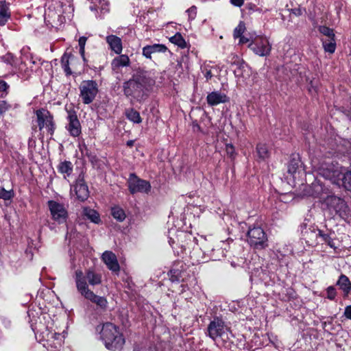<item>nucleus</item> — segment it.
<instances>
[{
    "instance_id": "nucleus-3",
    "label": "nucleus",
    "mask_w": 351,
    "mask_h": 351,
    "mask_svg": "<svg viewBox=\"0 0 351 351\" xmlns=\"http://www.w3.org/2000/svg\"><path fill=\"white\" fill-rule=\"evenodd\" d=\"M101 337L104 341L106 347L112 351L121 349L125 343L123 335L118 331L117 326L109 322L103 325L101 330Z\"/></svg>"
},
{
    "instance_id": "nucleus-4",
    "label": "nucleus",
    "mask_w": 351,
    "mask_h": 351,
    "mask_svg": "<svg viewBox=\"0 0 351 351\" xmlns=\"http://www.w3.org/2000/svg\"><path fill=\"white\" fill-rule=\"evenodd\" d=\"M207 330L209 337L213 340L218 339L226 343L232 336L229 328L225 325L222 319L218 317L215 318L209 324Z\"/></svg>"
},
{
    "instance_id": "nucleus-22",
    "label": "nucleus",
    "mask_w": 351,
    "mask_h": 351,
    "mask_svg": "<svg viewBox=\"0 0 351 351\" xmlns=\"http://www.w3.org/2000/svg\"><path fill=\"white\" fill-rule=\"evenodd\" d=\"M97 93V89H82L81 97L86 104L91 103Z\"/></svg>"
},
{
    "instance_id": "nucleus-16",
    "label": "nucleus",
    "mask_w": 351,
    "mask_h": 351,
    "mask_svg": "<svg viewBox=\"0 0 351 351\" xmlns=\"http://www.w3.org/2000/svg\"><path fill=\"white\" fill-rule=\"evenodd\" d=\"M77 60L75 58L68 53H64L61 58L62 67L66 75H71L73 71H75V67L74 66Z\"/></svg>"
},
{
    "instance_id": "nucleus-1",
    "label": "nucleus",
    "mask_w": 351,
    "mask_h": 351,
    "mask_svg": "<svg viewBox=\"0 0 351 351\" xmlns=\"http://www.w3.org/2000/svg\"><path fill=\"white\" fill-rule=\"evenodd\" d=\"M75 280L77 291L85 299L95 304L99 308L106 310L108 301L106 298L97 295L91 291L88 285L95 286L101 282V276L92 270H88L84 276L82 270L77 269L75 272Z\"/></svg>"
},
{
    "instance_id": "nucleus-44",
    "label": "nucleus",
    "mask_w": 351,
    "mask_h": 351,
    "mask_svg": "<svg viewBox=\"0 0 351 351\" xmlns=\"http://www.w3.org/2000/svg\"><path fill=\"white\" fill-rule=\"evenodd\" d=\"M291 12L297 16H301L303 13V10L302 8H294L291 10Z\"/></svg>"
},
{
    "instance_id": "nucleus-36",
    "label": "nucleus",
    "mask_w": 351,
    "mask_h": 351,
    "mask_svg": "<svg viewBox=\"0 0 351 351\" xmlns=\"http://www.w3.org/2000/svg\"><path fill=\"white\" fill-rule=\"evenodd\" d=\"M87 40V38L85 36H82L79 38V46H80V53L84 59L85 60L84 58V52H85V45Z\"/></svg>"
},
{
    "instance_id": "nucleus-29",
    "label": "nucleus",
    "mask_w": 351,
    "mask_h": 351,
    "mask_svg": "<svg viewBox=\"0 0 351 351\" xmlns=\"http://www.w3.org/2000/svg\"><path fill=\"white\" fill-rule=\"evenodd\" d=\"M84 215L87 217L91 221L98 223L99 221V214L93 209L84 208L83 210Z\"/></svg>"
},
{
    "instance_id": "nucleus-34",
    "label": "nucleus",
    "mask_w": 351,
    "mask_h": 351,
    "mask_svg": "<svg viewBox=\"0 0 351 351\" xmlns=\"http://www.w3.org/2000/svg\"><path fill=\"white\" fill-rule=\"evenodd\" d=\"M14 196V193L12 190H5L3 187H0V198L4 200L10 199Z\"/></svg>"
},
{
    "instance_id": "nucleus-47",
    "label": "nucleus",
    "mask_w": 351,
    "mask_h": 351,
    "mask_svg": "<svg viewBox=\"0 0 351 351\" xmlns=\"http://www.w3.org/2000/svg\"><path fill=\"white\" fill-rule=\"evenodd\" d=\"M249 41H250V39L243 36L240 37V40H239L240 44H244V43H248Z\"/></svg>"
},
{
    "instance_id": "nucleus-18",
    "label": "nucleus",
    "mask_w": 351,
    "mask_h": 351,
    "mask_svg": "<svg viewBox=\"0 0 351 351\" xmlns=\"http://www.w3.org/2000/svg\"><path fill=\"white\" fill-rule=\"evenodd\" d=\"M167 47L161 44L147 45L143 48V55L147 58H151L152 54L156 53H165L167 51Z\"/></svg>"
},
{
    "instance_id": "nucleus-28",
    "label": "nucleus",
    "mask_w": 351,
    "mask_h": 351,
    "mask_svg": "<svg viewBox=\"0 0 351 351\" xmlns=\"http://www.w3.org/2000/svg\"><path fill=\"white\" fill-rule=\"evenodd\" d=\"M125 115L129 120L135 123H140L142 121L139 112L134 109L127 110Z\"/></svg>"
},
{
    "instance_id": "nucleus-2",
    "label": "nucleus",
    "mask_w": 351,
    "mask_h": 351,
    "mask_svg": "<svg viewBox=\"0 0 351 351\" xmlns=\"http://www.w3.org/2000/svg\"><path fill=\"white\" fill-rule=\"evenodd\" d=\"M319 173L333 184L343 186L351 191V171L343 172L337 164L322 163L318 168Z\"/></svg>"
},
{
    "instance_id": "nucleus-42",
    "label": "nucleus",
    "mask_w": 351,
    "mask_h": 351,
    "mask_svg": "<svg viewBox=\"0 0 351 351\" xmlns=\"http://www.w3.org/2000/svg\"><path fill=\"white\" fill-rule=\"evenodd\" d=\"M125 90V94L126 95H131V94H139L141 93V90L140 89H130V88H128V89H124Z\"/></svg>"
},
{
    "instance_id": "nucleus-49",
    "label": "nucleus",
    "mask_w": 351,
    "mask_h": 351,
    "mask_svg": "<svg viewBox=\"0 0 351 351\" xmlns=\"http://www.w3.org/2000/svg\"><path fill=\"white\" fill-rule=\"evenodd\" d=\"M322 237H323L324 241H327L328 243V245H330L331 247H332V243H330V241H328L329 237L326 234H324V235H322Z\"/></svg>"
},
{
    "instance_id": "nucleus-7",
    "label": "nucleus",
    "mask_w": 351,
    "mask_h": 351,
    "mask_svg": "<svg viewBox=\"0 0 351 351\" xmlns=\"http://www.w3.org/2000/svg\"><path fill=\"white\" fill-rule=\"evenodd\" d=\"M60 5L58 3L55 5H50L45 10V19L52 26L61 25L64 19Z\"/></svg>"
},
{
    "instance_id": "nucleus-31",
    "label": "nucleus",
    "mask_w": 351,
    "mask_h": 351,
    "mask_svg": "<svg viewBox=\"0 0 351 351\" xmlns=\"http://www.w3.org/2000/svg\"><path fill=\"white\" fill-rule=\"evenodd\" d=\"M170 41L180 47L184 48L186 47V42L182 35L179 33L176 34L170 38Z\"/></svg>"
},
{
    "instance_id": "nucleus-46",
    "label": "nucleus",
    "mask_w": 351,
    "mask_h": 351,
    "mask_svg": "<svg viewBox=\"0 0 351 351\" xmlns=\"http://www.w3.org/2000/svg\"><path fill=\"white\" fill-rule=\"evenodd\" d=\"M230 1L232 4L237 7L242 6L244 3V0H230Z\"/></svg>"
},
{
    "instance_id": "nucleus-43",
    "label": "nucleus",
    "mask_w": 351,
    "mask_h": 351,
    "mask_svg": "<svg viewBox=\"0 0 351 351\" xmlns=\"http://www.w3.org/2000/svg\"><path fill=\"white\" fill-rule=\"evenodd\" d=\"M7 110V104L4 101H0V117Z\"/></svg>"
},
{
    "instance_id": "nucleus-48",
    "label": "nucleus",
    "mask_w": 351,
    "mask_h": 351,
    "mask_svg": "<svg viewBox=\"0 0 351 351\" xmlns=\"http://www.w3.org/2000/svg\"><path fill=\"white\" fill-rule=\"evenodd\" d=\"M6 82L2 79V77L0 76V88H6Z\"/></svg>"
},
{
    "instance_id": "nucleus-10",
    "label": "nucleus",
    "mask_w": 351,
    "mask_h": 351,
    "mask_svg": "<svg viewBox=\"0 0 351 351\" xmlns=\"http://www.w3.org/2000/svg\"><path fill=\"white\" fill-rule=\"evenodd\" d=\"M48 206L53 219L60 223L66 221L67 211L64 205L56 201L50 200L48 202Z\"/></svg>"
},
{
    "instance_id": "nucleus-24",
    "label": "nucleus",
    "mask_w": 351,
    "mask_h": 351,
    "mask_svg": "<svg viewBox=\"0 0 351 351\" xmlns=\"http://www.w3.org/2000/svg\"><path fill=\"white\" fill-rule=\"evenodd\" d=\"M337 285L343 291L345 296H346L351 289V282L349 278L345 275H341L337 281Z\"/></svg>"
},
{
    "instance_id": "nucleus-19",
    "label": "nucleus",
    "mask_w": 351,
    "mask_h": 351,
    "mask_svg": "<svg viewBox=\"0 0 351 351\" xmlns=\"http://www.w3.org/2000/svg\"><path fill=\"white\" fill-rule=\"evenodd\" d=\"M106 42L110 46L112 51L117 54H120L122 51V42L120 38L114 35H110L106 37Z\"/></svg>"
},
{
    "instance_id": "nucleus-15",
    "label": "nucleus",
    "mask_w": 351,
    "mask_h": 351,
    "mask_svg": "<svg viewBox=\"0 0 351 351\" xmlns=\"http://www.w3.org/2000/svg\"><path fill=\"white\" fill-rule=\"evenodd\" d=\"M102 260L110 270L115 272L119 271L120 267L117 256L112 252L106 251L102 254Z\"/></svg>"
},
{
    "instance_id": "nucleus-5",
    "label": "nucleus",
    "mask_w": 351,
    "mask_h": 351,
    "mask_svg": "<svg viewBox=\"0 0 351 351\" xmlns=\"http://www.w3.org/2000/svg\"><path fill=\"white\" fill-rule=\"evenodd\" d=\"M325 204L330 211L335 212L343 219H346L351 215V210L344 199L335 196L329 195L325 199Z\"/></svg>"
},
{
    "instance_id": "nucleus-26",
    "label": "nucleus",
    "mask_w": 351,
    "mask_h": 351,
    "mask_svg": "<svg viewBox=\"0 0 351 351\" xmlns=\"http://www.w3.org/2000/svg\"><path fill=\"white\" fill-rule=\"evenodd\" d=\"M257 156L260 160H265L269 156V152L265 143H260L256 146Z\"/></svg>"
},
{
    "instance_id": "nucleus-39",
    "label": "nucleus",
    "mask_w": 351,
    "mask_h": 351,
    "mask_svg": "<svg viewBox=\"0 0 351 351\" xmlns=\"http://www.w3.org/2000/svg\"><path fill=\"white\" fill-rule=\"evenodd\" d=\"M97 84L95 81L89 80V81H87V82H84L82 88H97Z\"/></svg>"
},
{
    "instance_id": "nucleus-11",
    "label": "nucleus",
    "mask_w": 351,
    "mask_h": 351,
    "mask_svg": "<svg viewBox=\"0 0 351 351\" xmlns=\"http://www.w3.org/2000/svg\"><path fill=\"white\" fill-rule=\"evenodd\" d=\"M249 47L259 56H268L271 49V46L266 38L256 39L249 45Z\"/></svg>"
},
{
    "instance_id": "nucleus-13",
    "label": "nucleus",
    "mask_w": 351,
    "mask_h": 351,
    "mask_svg": "<svg viewBox=\"0 0 351 351\" xmlns=\"http://www.w3.org/2000/svg\"><path fill=\"white\" fill-rule=\"evenodd\" d=\"M74 191L77 198L83 202L86 200L89 196V191L88 189V186L86 184L84 178L79 176L78 179L76 180L75 185L73 186V189L71 190V192Z\"/></svg>"
},
{
    "instance_id": "nucleus-41",
    "label": "nucleus",
    "mask_w": 351,
    "mask_h": 351,
    "mask_svg": "<svg viewBox=\"0 0 351 351\" xmlns=\"http://www.w3.org/2000/svg\"><path fill=\"white\" fill-rule=\"evenodd\" d=\"M226 152L230 157L232 158L234 155V147L232 145H227Z\"/></svg>"
},
{
    "instance_id": "nucleus-35",
    "label": "nucleus",
    "mask_w": 351,
    "mask_h": 351,
    "mask_svg": "<svg viewBox=\"0 0 351 351\" xmlns=\"http://www.w3.org/2000/svg\"><path fill=\"white\" fill-rule=\"evenodd\" d=\"M319 32L326 36L325 38H330L332 36H335V34L333 32V30L332 29H330L328 27L326 26H321L319 27Z\"/></svg>"
},
{
    "instance_id": "nucleus-30",
    "label": "nucleus",
    "mask_w": 351,
    "mask_h": 351,
    "mask_svg": "<svg viewBox=\"0 0 351 351\" xmlns=\"http://www.w3.org/2000/svg\"><path fill=\"white\" fill-rule=\"evenodd\" d=\"M58 169L60 173L69 176L73 171V165L69 161H64L59 165Z\"/></svg>"
},
{
    "instance_id": "nucleus-51",
    "label": "nucleus",
    "mask_w": 351,
    "mask_h": 351,
    "mask_svg": "<svg viewBox=\"0 0 351 351\" xmlns=\"http://www.w3.org/2000/svg\"><path fill=\"white\" fill-rule=\"evenodd\" d=\"M90 9H91V10H95V8L93 7H90Z\"/></svg>"
},
{
    "instance_id": "nucleus-37",
    "label": "nucleus",
    "mask_w": 351,
    "mask_h": 351,
    "mask_svg": "<svg viewBox=\"0 0 351 351\" xmlns=\"http://www.w3.org/2000/svg\"><path fill=\"white\" fill-rule=\"evenodd\" d=\"M326 293L327 298H328L330 300H334L337 294L335 289L332 286L328 287L327 288Z\"/></svg>"
},
{
    "instance_id": "nucleus-23",
    "label": "nucleus",
    "mask_w": 351,
    "mask_h": 351,
    "mask_svg": "<svg viewBox=\"0 0 351 351\" xmlns=\"http://www.w3.org/2000/svg\"><path fill=\"white\" fill-rule=\"evenodd\" d=\"M130 63L129 57L126 55H121L116 57L112 62L113 69H117L121 66H128Z\"/></svg>"
},
{
    "instance_id": "nucleus-27",
    "label": "nucleus",
    "mask_w": 351,
    "mask_h": 351,
    "mask_svg": "<svg viewBox=\"0 0 351 351\" xmlns=\"http://www.w3.org/2000/svg\"><path fill=\"white\" fill-rule=\"evenodd\" d=\"M111 214L114 219L120 222L124 221L126 217L124 210L118 206H115L112 208Z\"/></svg>"
},
{
    "instance_id": "nucleus-8",
    "label": "nucleus",
    "mask_w": 351,
    "mask_h": 351,
    "mask_svg": "<svg viewBox=\"0 0 351 351\" xmlns=\"http://www.w3.org/2000/svg\"><path fill=\"white\" fill-rule=\"evenodd\" d=\"M248 242L256 248H263L267 237L263 230L259 227L250 229L247 232Z\"/></svg>"
},
{
    "instance_id": "nucleus-40",
    "label": "nucleus",
    "mask_w": 351,
    "mask_h": 351,
    "mask_svg": "<svg viewBox=\"0 0 351 351\" xmlns=\"http://www.w3.org/2000/svg\"><path fill=\"white\" fill-rule=\"evenodd\" d=\"M189 19H194L196 16V7L192 6L187 11Z\"/></svg>"
},
{
    "instance_id": "nucleus-33",
    "label": "nucleus",
    "mask_w": 351,
    "mask_h": 351,
    "mask_svg": "<svg viewBox=\"0 0 351 351\" xmlns=\"http://www.w3.org/2000/svg\"><path fill=\"white\" fill-rule=\"evenodd\" d=\"M245 30V23L242 21L239 23L237 27H235L234 30V38H240L242 36V34L244 33Z\"/></svg>"
},
{
    "instance_id": "nucleus-38",
    "label": "nucleus",
    "mask_w": 351,
    "mask_h": 351,
    "mask_svg": "<svg viewBox=\"0 0 351 351\" xmlns=\"http://www.w3.org/2000/svg\"><path fill=\"white\" fill-rule=\"evenodd\" d=\"M2 59L3 60L4 62H7L8 64H10L12 65L15 64L14 57L12 53H7L6 55H5L4 56L2 57Z\"/></svg>"
},
{
    "instance_id": "nucleus-9",
    "label": "nucleus",
    "mask_w": 351,
    "mask_h": 351,
    "mask_svg": "<svg viewBox=\"0 0 351 351\" xmlns=\"http://www.w3.org/2000/svg\"><path fill=\"white\" fill-rule=\"evenodd\" d=\"M128 187L131 193H147L150 191V184L144 180L138 178L134 174H131L128 180Z\"/></svg>"
},
{
    "instance_id": "nucleus-25",
    "label": "nucleus",
    "mask_w": 351,
    "mask_h": 351,
    "mask_svg": "<svg viewBox=\"0 0 351 351\" xmlns=\"http://www.w3.org/2000/svg\"><path fill=\"white\" fill-rule=\"evenodd\" d=\"M322 40L324 49L326 52H328L330 53H332L335 52L336 49L335 36L328 38H322Z\"/></svg>"
},
{
    "instance_id": "nucleus-20",
    "label": "nucleus",
    "mask_w": 351,
    "mask_h": 351,
    "mask_svg": "<svg viewBox=\"0 0 351 351\" xmlns=\"http://www.w3.org/2000/svg\"><path fill=\"white\" fill-rule=\"evenodd\" d=\"M10 18L8 4L5 1H0V26L5 25Z\"/></svg>"
},
{
    "instance_id": "nucleus-45",
    "label": "nucleus",
    "mask_w": 351,
    "mask_h": 351,
    "mask_svg": "<svg viewBox=\"0 0 351 351\" xmlns=\"http://www.w3.org/2000/svg\"><path fill=\"white\" fill-rule=\"evenodd\" d=\"M344 315L348 318L351 319V306H348L346 308L344 311Z\"/></svg>"
},
{
    "instance_id": "nucleus-50",
    "label": "nucleus",
    "mask_w": 351,
    "mask_h": 351,
    "mask_svg": "<svg viewBox=\"0 0 351 351\" xmlns=\"http://www.w3.org/2000/svg\"><path fill=\"white\" fill-rule=\"evenodd\" d=\"M134 144V141H128L127 142V145L129 146V147H132Z\"/></svg>"
},
{
    "instance_id": "nucleus-17",
    "label": "nucleus",
    "mask_w": 351,
    "mask_h": 351,
    "mask_svg": "<svg viewBox=\"0 0 351 351\" xmlns=\"http://www.w3.org/2000/svg\"><path fill=\"white\" fill-rule=\"evenodd\" d=\"M202 73L207 81L213 80L214 82L218 80L217 75L219 73L218 67L210 63L204 64L201 67Z\"/></svg>"
},
{
    "instance_id": "nucleus-14",
    "label": "nucleus",
    "mask_w": 351,
    "mask_h": 351,
    "mask_svg": "<svg viewBox=\"0 0 351 351\" xmlns=\"http://www.w3.org/2000/svg\"><path fill=\"white\" fill-rule=\"evenodd\" d=\"M208 104L213 106L219 104H223L229 101V97L221 90H213L206 97Z\"/></svg>"
},
{
    "instance_id": "nucleus-21",
    "label": "nucleus",
    "mask_w": 351,
    "mask_h": 351,
    "mask_svg": "<svg viewBox=\"0 0 351 351\" xmlns=\"http://www.w3.org/2000/svg\"><path fill=\"white\" fill-rule=\"evenodd\" d=\"M147 79L145 78V75L143 73H138L134 75L131 80H130L127 84L128 86H145L147 84Z\"/></svg>"
},
{
    "instance_id": "nucleus-12",
    "label": "nucleus",
    "mask_w": 351,
    "mask_h": 351,
    "mask_svg": "<svg viewBox=\"0 0 351 351\" xmlns=\"http://www.w3.org/2000/svg\"><path fill=\"white\" fill-rule=\"evenodd\" d=\"M67 119L69 123L66 128L70 134L74 137L78 136L81 134V125L76 112L74 110H68Z\"/></svg>"
},
{
    "instance_id": "nucleus-32",
    "label": "nucleus",
    "mask_w": 351,
    "mask_h": 351,
    "mask_svg": "<svg viewBox=\"0 0 351 351\" xmlns=\"http://www.w3.org/2000/svg\"><path fill=\"white\" fill-rule=\"evenodd\" d=\"M299 164L300 161L298 159L293 158L291 160L288 165V173L294 174L299 167Z\"/></svg>"
},
{
    "instance_id": "nucleus-6",
    "label": "nucleus",
    "mask_w": 351,
    "mask_h": 351,
    "mask_svg": "<svg viewBox=\"0 0 351 351\" xmlns=\"http://www.w3.org/2000/svg\"><path fill=\"white\" fill-rule=\"evenodd\" d=\"M36 114L39 130H42L43 128H46L52 134L54 131V123L50 112L47 110L41 108L36 111Z\"/></svg>"
}]
</instances>
